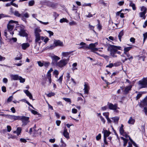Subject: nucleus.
<instances>
[{
  "mask_svg": "<svg viewBox=\"0 0 147 147\" xmlns=\"http://www.w3.org/2000/svg\"><path fill=\"white\" fill-rule=\"evenodd\" d=\"M41 32V30L39 28H37L34 30V34L35 36V42L36 43H39L40 45L42 42L41 40H44L45 43H47L49 40V38L47 37L44 38L45 37L43 36H40V33Z\"/></svg>",
  "mask_w": 147,
  "mask_h": 147,
  "instance_id": "f257e3e1",
  "label": "nucleus"
},
{
  "mask_svg": "<svg viewBox=\"0 0 147 147\" xmlns=\"http://www.w3.org/2000/svg\"><path fill=\"white\" fill-rule=\"evenodd\" d=\"M121 47L120 46H117L114 45H111L109 47L108 50L110 52V55L113 57H117V54H121V52L118 51V50H121Z\"/></svg>",
  "mask_w": 147,
  "mask_h": 147,
  "instance_id": "f03ea898",
  "label": "nucleus"
},
{
  "mask_svg": "<svg viewBox=\"0 0 147 147\" xmlns=\"http://www.w3.org/2000/svg\"><path fill=\"white\" fill-rule=\"evenodd\" d=\"M69 59V58L62 59L60 61L57 63L56 65L59 67L62 68L68 63Z\"/></svg>",
  "mask_w": 147,
  "mask_h": 147,
  "instance_id": "7ed1b4c3",
  "label": "nucleus"
},
{
  "mask_svg": "<svg viewBox=\"0 0 147 147\" xmlns=\"http://www.w3.org/2000/svg\"><path fill=\"white\" fill-rule=\"evenodd\" d=\"M138 85L140 88L146 87L147 86V77L139 81Z\"/></svg>",
  "mask_w": 147,
  "mask_h": 147,
  "instance_id": "20e7f679",
  "label": "nucleus"
},
{
  "mask_svg": "<svg viewBox=\"0 0 147 147\" xmlns=\"http://www.w3.org/2000/svg\"><path fill=\"white\" fill-rule=\"evenodd\" d=\"M25 27L24 26H20L18 28L19 30V35L21 36H27V34L24 29Z\"/></svg>",
  "mask_w": 147,
  "mask_h": 147,
  "instance_id": "39448f33",
  "label": "nucleus"
},
{
  "mask_svg": "<svg viewBox=\"0 0 147 147\" xmlns=\"http://www.w3.org/2000/svg\"><path fill=\"white\" fill-rule=\"evenodd\" d=\"M98 44V43L97 42L94 43H91L89 45V46H88L87 49L91 50L92 51L94 52L95 51L98 50V49L95 47Z\"/></svg>",
  "mask_w": 147,
  "mask_h": 147,
  "instance_id": "423d86ee",
  "label": "nucleus"
},
{
  "mask_svg": "<svg viewBox=\"0 0 147 147\" xmlns=\"http://www.w3.org/2000/svg\"><path fill=\"white\" fill-rule=\"evenodd\" d=\"M53 44L54 46H51L50 48L53 49L56 47H63V42L59 40H55L54 41Z\"/></svg>",
  "mask_w": 147,
  "mask_h": 147,
  "instance_id": "0eeeda50",
  "label": "nucleus"
},
{
  "mask_svg": "<svg viewBox=\"0 0 147 147\" xmlns=\"http://www.w3.org/2000/svg\"><path fill=\"white\" fill-rule=\"evenodd\" d=\"M29 117L24 116H20V119L19 120H21L25 125L29 122Z\"/></svg>",
  "mask_w": 147,
  "mask_h": 147,
  "instance_id": "6e6552de",
  "label": "nucleus"
},
{
  "mask_svg": "<svg viewBox=\"0 0 147 147\" xmlns=\"http://www.w3.org/2000/svg\"><path fill=\"white\" fill-rule=\"evenodd\" d=\"M11 120L15 121L17 120H19L20 119V116H16L14 115H7V117Z\"/></svg>",
  "mask_w": 147,
  "mask_h": 147,
  "instance_id": "1a4fd4ad",
  "label": "nucleus"
},
{
  "mask_svg": "<svg viewBox=\"0 0 147 147\" xmlns=\"http://www.w3.org/2000/svg\"><path fill=\"white\" fill-rule=\"evenodd\" d=\"M78 45L80 47L78 48L79 49H86L88 47V46L86 44L83 42H82L79 44H78Z\"/></svg>",
  "mask_w": 147,
  "mask_h": 147,
  "instance_id": "9d476101",
  "label": "nucleus"
},
{
  "mask_svg": "<svg viewBox=\"0 0 147 147\" xmlns=\"http://www.w3.org/2000/svg\"><path fill=\"white\" fill-rule=\"evenodd\" d=\"M108 107L109 109L113 110H116L117 109H119L117 106V104L113 105L111 103L108 104Z\"/></svg>",
  "mask_w": 147,
  "mask_h": 147,
  "instance_id": "9b49d317",
  "label": "nucleus"
},
{
  "mask_svg": "<svg viewBox=\"0 0 147 147\" xmlns=\"http://www.w3.org/2000/svg\"><path fill=\"white\" fill-rule=\"evenodd\" d=\"M72 52H62L61 53L62 57H68L67 58H69H69L70 56V55Z\"/></svg>",
  "mask_w": 147,
  "mask_h": 147,
  "instance_id": "f8f14e48",
  "label": "nucleus"
},
{
  "mask_svg": "<svg viewBox=\"0 0 147 147\" xmlns=\"http://www.w3.org/2000/svg\"><path fill=\"white\" fill-rule=\"evenodd\" d=\"M19 76L18 74H11L10 77L11 80H18Z\"/></svg>",
  "mask_w": 147,
  "mask_h": 147,
  "instance_id": "ddd939ff",
  "label": "nucleus"
},
{
  "mask_svg": "<svg viewBox=\"0 0 147 147\" xmlns=\"http://www.w3.org/2000/svg\"><path fill=\"white\" fill-rule=\"evenodd\" d=\"M48 6L50 7H52V8H56L57 7V3L50 2L48 3L47 5Z\"/></svg>",
  "mask_w": 147,
  "mask_h": 147,
  "instance_id": "4468645a",
  "label": "nucleus"
},
{
  "mask_svg": "<svg viewBox=\"0 0 147 147\" xmlns=\"http://www.w3.org/2000/svg\"><path fill=\"white\" fill-rule=\"evenodd\" d=\"M53 60V62H57V61L60 59L59 57L57 56L54 55L51 56Z\"/></svg>",
  "mask_w": 147,
  "mask_h": 147,
  "instance_id": "2eb2a0df",
  "label": "nucleus"
},
{
  "mask_svg": "<svg viewBox=\"0 0 147 147\" xmlns=\"http://www.w3.org/2000/svg\"><path fill=\"white\" fill-rule=\"evenodd\" d=\"M63 135L67 139H69V133L67 132V129L66 128H64L63 132Z\"/></svg>",
  "mask_w": 147,
  "mask_h": 147,
  "instance_id": "dca6fc26",
  "label": "nucleus"
},
{
  "mask_svg": "<svg viewBox=\"0 0 147 147\" xmlns=\"http://www.w3.org/2000/svg\"><path fill=\"white\" fill-rule=\"evenodd\" d=\"M102 133L104 134V137L106 138L108 137L111 134V132L106 130H103Z\"/></svg>",
  "mask_w": 147,
  "mask_h": 147,
  "instance_id": "f3484780",
  "label": "nucleus"
},
{
  "mask_svg": "<svg viewBox=\"0 0 147 147\" xmlns=\"http://www.w3.org/2000/svg\"><path fill=\"white\" fill-rule=\"evenodd\" d=\"M29 16L28 13L23 12L21 13V18H22V20H23L24 18H28L29 17Z\"/></svg>",
  "mask_w": 147,
  "mask_h": 147,
  "instance_id": "a211bd4d",
  "label": "nucleus"
},
{
  "mask_svg": "<svg viewBox=\"0 0 147 147\" xmlns=\"http://www.w3.org/2000/svg\"><path fill=\"white\" fill-rule=\"evenodd\" d=\"M89 86H88V85L85 83L84 84V93L86 94H88L89 89Z\"/></svg>",
  "mask_w": 147,
  "mask_h": 147,
  "instance_id": "6ab92c4d",
  "label": "nucleus"
},
{
  "mask_svg": "<svg viewBox=\"0 0 147 147\" xmlns=\"http://www.w3.org/2000/svg\"><path fill=\"white\" fill-rule=\"evenodd\" d=\"M135 122V119L132 117H130L129 118L127 123L128 124L133 125Z\"/></svg>",
  "mask_w": 147,
  "mask_h": 147,
  "instance_id": "aec40b11",
  "label": "nucleus"
},
{
  "mask_svg": "<svg viewBox=\"0 0 147 147\" xmlns=\"http://www.w3.org/2000/svg\"><path fill=\"white\" fill-rule=\"evenodd\" d=\"M123 124H121V126L119 127V131L121 135H124L125 134L124 130L123 128Z\"/></svg>",
  "mask_w": 147,
  "mask_h": 147,
  "instance_id": "412c9836",
  "label": "nucleus"
},
{
  "mask_svg": "<svg viewBox=\"0 0 147 147\" xmlns=\"http://www.w3.org/2000/svg\"><path fill=\"white\" fill-rule=\"evenodd\" d=\"M17 23V21L11 20L9 21L7 25H9L10 26H12L14 27L15 26V24H16Z\"/></svg>",
  "mask_w": 147,
  "mask_h": 147,
  "instance_id": "4be33fe9",
  "label": "nucleus"
},
{
  "mask_svg": "<svg viewBox=\"0 0 147 147\" xmlns=\"http://www.w3.org/2000/svg\"><path fill=\"white\" fill-rule=\"evenodd\" d=\"M14 27L12 26H10L9 25H7V29L10 32V33L11 34H12L13 35L14 34V33L13 32H12L14 28Z\"/></svg>",
  "mask_w": 147,
  "mask_h": 147,
  "instance_id": "5701e85b",
  "label": "nucleus"
},
{
  "mask_svg": "<svg viewBox=\"0 0 147 147\" xmlns=\"http://www.w3.org/2000/svg\"><path fill=\"white\" fill-rule=\"evenodd\" d=\"M24 91L26 93V95L29 97L30 99H32V95L31 93L28 90H24Z\"/></svg>",
  "mask_w": 147,
  "mask_h": 147,
  "instance_id": "b1692460",
  "label": "nucleus"
},
{
  "mask_svg": "<svg viewBox=\"0 0 147 147\" xmlns=\"http://www.w3.org/2000/svg\"><path fill=\"white\" fill-rule=\"evenodd\" d=\"M30 46L29 44L28 43H24L21 45L22 49L23 50L26 49Z\"/></svg>",
  "mask_w": 147,
  "mask_h": 147,
  "instance_id": "393cba45",
  "label": "nucleus"
},
{
  "mask_svg": "<svg viewBox=\"0 0 147 147\" xmlns=\"http://www.w3.org/2000/svg\"><path fill=\"white\" fill-rule=\"evenodd\" d=\"M22 130V128L20 127H18L17 128V130L14 131L13 133H16L17 135H19L20 134Z\"/></svg>",
  "mask_w": 147,
  "mask_h": 147,
  "instance_id": "a878e982",
  "label": "nucleus"
},
{
  "mask_svg": "<svg viewBox=\"0 0 147 147\" xmlns=\"http://www.w3.org/2000/svg\"><path fill=\"white\" fill-rule=\"evenodd\" d=\"M132 86H129L126 87L124 90V92L126 94L129 91L131 90Z\"/></svg>",
  "mask_w": 147,
  "mask_h": 147,
  "instance_id": "bb28decb",
  "label": "nucleus"
},
{
  "mask_svg": "<svg viewBox=\"0 0 147 147\" xmlns=\"http://www.w3.org/2000/svg\"><path fill=\"white\" fill-rule=\"evenodd\" d=\"M146 13H144L142 12H140L139 13V15L140 17L142 18V19L145 20L146 18L145 15Z\"/></svg>",
  "mask_w": 147,
  "mask_h": 147,
  "instance_id": "cd10ccee",
  "label": "nucleus"
},
{
  "mask_svg": "<svg viewBox=\"0 0 147 147\" xmlns=\"http://www.w3.org/2000/svg\"><path fill=\"white\" fill-rule=\"evenodd\" d=\"M121 138L123 141V146L124 147L127 144L128 140L122 137H121Z\"/></svg>",
  "mask_w": 147,
  "mask_h": 147,
  "instance_id": "c85d7f7f",
  "label": "nucleus"
},
{
  "mask_svg": "<svg viewBox=\"0 0 147 147\" xmlns=\"http://www.w3.org/2000/svg\"><path fill=\"white\" fill-rule=\"evenodd\" d=\"M131 48L132 47H125L124 49L123 53H127L130 50Z\"/></svg>",
  "mask_w": 147,
  "mask_h": 147,
  "instance_id": "c756f323",
  "label": "nucleus"
},
{
  "mask_svg": "<svg viewBox=\"0 0 147 147\" xmlns=\"http://www.w3.org/2000/svg\"><path fill=\"white\" fill-rule=\"evenodd\" d=\"M140 10L141 11V12L146 13L147 12V9L146 7L144 6H143L141 7Z\"/></svg>",
  "mask_w": 147,
  "mask_h": 147,
  "instance_id": "7c9ffc66",
  "label": "nucleus"
},
{
  "mask_svg": "<svg viewBox=\"0 0 147 147\" xmlns=\"http://www.w3.org/2000/svg\"><path fill=\"white\" fill-rule=\"evenodd\" d=\"M123 30H122L119 32V34L118 37L120 41H121V37L123 35Z\"/></svg>",
  "mask_w": 147,
  "mask_h": 147,
  "instance_id": "2f4dec72",
  "label": "nucleus"
},
{
  "mask_svg": "<svg viewBox=\"0 0 147 147\" xmlns=\"http://www.w3.org/2000/svg\"><path fill=\"white\" fill-rule=\"evenodd\" d=\"M77 64L76 63H74L72 65V70L74 71V70L77 69V68L76 67Z\"/></svg>",
  "mask_w": 147,
  "mask_h": 147,
  "instance_id": "473e14b6",
  "label": "nucleus"
},
{
  "mask_svg": "<svg viewBox=\"0 0 147 147\" xmlns=\"http://www.w3.org/2000/svg\"><path fill=\"white\" fill-rule=\"evenodd\" d=\"M13 14L14 15H15V16L18 17H21V14H20L19 12L18 11H15L13 13Z\"/></svg>",
  "mask_w": 147,
  "mask_h": 147,
  "instance_id": "72a5a7b5",
  "label": "nucleus"
},
{
  "mask_svg": "<svg viewBox=\"0 0 147 147\" xmlns=\"http://www.w3.org/2000/svg\"><path fill=\"white\" fill-rule=\"evenodd\" d=\"M113 120L114 122L115 123H117L119 119V118L118 117H115L111 118Z\"/></svg>",
  "mask_w": 147,
  "mask_h": 147,
  "instance_id": "f704fd0d",
  "label": "nucleus"
},
{
  "mask_svg": "<svg viewBox=\"0 0 147 147\" xmlns=\"http://www.w3.org/2000/svg\"><path fill=\"white\" fill-rule=\"evenodd\" d=\"M53 71V70L52 68L50 69L47 72V77L51 76V72Z\"/></svg>",
  "mask_w": 147,
  "mask_h": 147,
  "instance_id": "c9c22d12",
  "label": "nucleus"
},
{
  "mask_svg": "<svg viewBox=\"0 0 147 147\" xmlns=\"http://www.w3.org/2000/svg\"><path fill=\"white\" fill-rule=\"evenodd\" d=\"M129 6L132 7L133 10H135L136 9V7H135V4L132 3V2L131 1H130Z\"/></svg>",
  "mask_w": 147,
  "mask_h": 147,
  "instance_id": "e433bc0d",
  "label": "nucleus"
},
{
  "mask_svg": "<svg viewBox=\"0 0 147 147\" xmlns=\"http://www.w3.org/2000/svg\"><path fill=\"white\" fill-rule=\"evenodd\" d=\"M129 140L131 141V142L133 144L134 146L135 147H138L137 145L130 138L129 136Z\"/></svg>",
  "mask_w": 147,
  "mask_h": 147,
  "instance_id": "4c0bfd02",
  "label": "nucleus"
},
{
  "mask_svg": "<svg viewBox=\"0 0 147 147\" xmlns=\"http://www.w3.org/2000/svg\"><path fill=\"white\" fill-rule=\"evenodd\" d=\"M77 100L78 101H79L80 100L82 101L81 104H84L85 102V100H83V99L81 97H78L77 98Z\"/></svg>",
  "mask_w": 147,
  "mask_h": 147,
  "instance_id": "58836bf2",
  "label": "nucleus"
},
{
  "mask_svg": "<svg viewBox=\"0 0 147 147\" xmlns=\"http://www.w3.org/2000/svg\"><path fill=\"white\" fill-rule=\"evenodd\" d=\"M35 2L33 0L29 1L28 2V6H31L33 5L34 4Z\"/></svg>",
  "mask_w": 147,
  "mask_h": 147,
  "instance_id": "ea45409f",
  "label": "nucleus"
},
{
  "mask_svg": "<svg viewBox=\"0 0 147 147\" xmlns=\"http://www.w3.org/2000/svg\"><path fill=\"white\" fill-rule=\"evenodd\" d=\"M60 22L62 23L63 22H68V20L66 18H63L62 19H61L60 20Z\"/></svg>",
  "mask_w": 147,
  "mask_h": 147,
  "instance_id": "a19ab883",
  "label": "nucleus"
},
{
  "mask_svg": "<svg viewBox=\"0 0 147 147\" xmlns=\"http://www.w3.org/2000/svg\"><path fill=\"white\" fill-rule=\"evenodd\" d=\"M18 80H20V82L21 83H24L25 81V79L20 76L19 77Z\"/></svg>",
  "mask_w": 147,
  "mask_h": 147,
  "instance_id": "79ce46f5",
  "label": "nucleus"
},
{
  "mask_svg": "<svg viewBox=\"0 0 147 147\" xmlns=\"http://www.w3.org/2000/svg\"><path fill=\"white\" fill-rule=\"evenodd\" d=\"M121 63L120 62H117L113 64L114 66L115 67H118L120 66L121 65Z\"/></svg>",
  "mask_w": 147,
  "mask_h": 147,
  "instance_id": "37998d69",
  "label": "nucleus"
},
{
  "mask_svg": "<svg viewBox=\"0 0 147 147\" xmlns=\"http://www.w3.org/2000/svg\"><path fill=\"white\" fill-rule=\"evenodd\" d=\"M77 24V23L74 21H72L69 23L70 26L75 25Z\"/></svg>",
  "mask_w": 147,
  "mask_h": 147,
  "instance_id": "c03bdc74",
  "label": "nucleus"
},
{
  "mask_svg": "<svg viewBox=\"0 0 147 147\" xmlns=\"http://www.w3.org/2000/svg\"><path fill=\"white\" fill-rule=\"evenodd\" d=\"M91 4L90 3H84L82 5V6L83 7L85 6H89L90 7H91Z\"/></svg>",
  "mask_w": 147,
  "mask_h": 147,
  "instance_id": "a18cd8bd",
  "label": "nucleus"
},
{
  "mask_svg": "<svg viewBox=\"0 0 147 147\" xmlns=\"http://www.w3.org/2000/svg\"><path fill=\"white\" fill-rule=\"evenodd\" d=\"M63 76L62 75L60 76L59 79L57 80V81L59 82L61 84L62 83V80Z\"/></svg>",
  "mask_w": 147,
  "mask_h": 147,
  "instance_id": "49530a36",
  "label": "nucleus"
},
{
  "mask_svg": "<svg viewBox=\"0 0 147 147\" xmlns=\"http://www.w3.org/2000/svg\"><path fill=\"white\" fill-rule=\"evenodd\" d=\"M13 97L12 96H10L8 99L7 100V102H9L13 100Z\"/></svg>",
  "mask_w": 147,
  "mask_h": 147,
  "instance_id": "de8ad7c7",
  "label": "nucleus"
},
{
  "mask_svg": "<svg viewBox=\"0 0 147 147\" xmlns=\"http://www.w3.org/2000/svg\"><path fill=\"white\" fill-rule=\"evenodd\" d=\"M49 34V36L50 37H51V36H53V33L51 31H47V30H45Z\"/></svg>",
  "mask_w": 147,
  "mask_h": 147,
  "instance_id": "09e8293b",
  "label": "nucleus"
},
{
  "mask_svg": "<svg viewBox=\"0 0 147 147\" xmlns=\"http://www.w3.org/2000/svg\"><path fill=\"white\" fill-rule=\"evenodd\" d=\"M55 95V93L54 92H51L48 94L47 95L49 97H50L51 96H54Z\"/></svg>",
  "mask_w": 147,
  "mask_h": 147,
  "instance_id": "8fccbe9b",
  "label": "nucleus"
},
{
  "mask_svg": "<svg viewBox=\"0 0 147 147\" xmlns=\"http://www.w3.org/2000/svg\"><path fill=\"white\" fill-rule=\"evenodd\" d=\"M63 99L67 102H69L70 103L71 102L70 99L69 98H63Z\"/></svg>",
  "mask_w": 147,
  "mask_h": 147,
  "instance_id": "3c124183",
  "label": "nucleus"
},
{
  "mask_svg": "<svg viewBox=\"0 0 147 147\" xmlns=\"http://www.w3.org/2000/svg\"><path fill=\"white\" fill-rule=\"evenodd\" d=\"M31 112L32 113H33L34 115L38 114V112L34 110L31 109Z\"/></svg>",
  "mask_w": 147,
  "mask_h": 147,
  "instance_id": "603ef678",
  "label": "nucleus"
},
{
  "mask_svg": "<svg viewBox=\"0 0 147 147\" xmlns=\"http://www.w3.org/2000/svg\"><path fill=\"white\" fill-rule=\"evenodd\" d=\"M103 115L105 116L106 119L109 118V113H103Z\"/></svg>",
  "mask_w": 147,
  "mask_h": 147,
  "instance_id": "864d4df0",
  "label": "nucleus"
},
{
  "mask_svg": "<svg viewBox=\"0 0 147 147\" xmlns=\"http://www.w3.org/2000/svg\"><path fill=\"white\" fill-rule=\"evenodd\" d=\"M49 64V63L48 62H44L43 65H44L45 67H48Z\"/></svg>",
  "mask_w": 147,
  "mask_h": 147,
  "instance_id": "5fc2aeb1",
  "label": "nucleus"
},
{
  "mask_svg": "<svg viewBox=\"0 0 147 147\" xmlns=\"http://www.w3.org/2000/svg\"><path fill=\"white\" fill-rule=\"evenodd\" d=\"M133 58V57L132 56H131L128 58H125L124 60H122V61L123 62H125V61H127L128 59L130 60V59H132Z\"/></svg>",
  "mask_w": 147,
  "mask_h": 147,
  "instance_id": "6e6d98bb",
  "label": "nucleus"
},
{
  "mask_svg": "<svg viewBox=\"0 0 147 147\" xmlns=\"http://www.w3.org/2000/svg\"><path fill=\"white\" fill-rule=\"evenodd\" d=\"M144 36V42L145 40L147 38V32H146V33L144 34H143Z\"/></svg>",
  "mask_w": 147,
  "mask_h": 147,
  "instance_id": "4d7b16f0",
  "label": "nucleus"
},
{
  "mask_svg": "<svg viewBox=\"0 0 147 147\" xmlns=\"http://www.w3.org/2000/svg\"><path fill=\"white\" fill-rule=\"evenodd\" d=\"M93 16V15L91 14L90 13H88V15L86 16V17L88 18L92 17Z\"/></svg>",
  "mask_w": 147,
  "mask_h": 147,
  "instance_id": "13d9d810",
  "label": "nucleus"
},
{
  "mask_svg": "<svg viewBox=\"0 0 147 147\" xmlns=\"http://www.w3.org/2000/svg\"><path fill=\"white\" fill-rule=\"evenodd\" d=\"M37 20L40 23H41L42 24H44V25H47V24H49V22H42L41 21H40V20H39L37 19Z\"/></svg>",
  "mask_w": 147,
  "mask_h": 147,
  "instance_id": "bf43d9fd",
  "label": "nucleus"
},
{
  "mask_svg": "<svg viewBox=\"0 0 147 147\" xmlns=\"http://www.w3.org/2000/svg\"><path fill=\"white\" fill-rule=\"evenodd\" d=\"M142 93H139L138 94H137V95L136 97L137 99H138L140 97H141V96H142Z\"/></svg>",
  "mask_w": 147,
  "mask_h": 147,
  "instance_id": "052dcab7",
  "label": "nucleus"
},
{
  "mask_svg": "<svg viewBox=\"0 0 147 147\" xmlns=\"http://www.w3.org/2000/svg\"><path fill=\"white\" fill-rule=\"evenodd\" d=\"M1 90L2 91L4 92H6V88L5 86H3L1 88Z\"/></svg>",
  "mask_w": 147,
  "mask_h": 147,
  "instance_id": "680f3d73",
  "label": "nucleus"
},
{
  "mask_svg": "<svg viewBox=\"0 0 147 147\" xmlns=\"http://www.w3.org/2000/svg\"><path fill=\"white\" fill-rule=\"evenodd\" d=\"M38 65L40 67H42L43 66V63H42L40 61H38Z\"/></svg>",
  "mask_w": 147,
  "mask_h": 147,
  "instance_id": "e2e57ef3",
  "label": "nucleus"
},
{
  "mask_svg": "<svg viewBox=\"0 0 147 147\" xmlns=\"http://www.w3.org/2000/svg\"><path fill=\"white\" fill-rule=\"evenodd\" d=\"M101 137V135L100 134H98L96 137V140H99L100 139Z\"/></svg>",
  "mask_w": 147,
  "mask_h": 147,
  "instance_id": "0e129e2a",
  "label": "nucleus"
},
{
  "mask_svg": "<svg viewBox=\"0 0 147 147\" xmlns=\"http://www.w3.org/2000/svg\"><path fill=\"white\" fill-rule=\"evenodd\" d=\"M113 66H114L113 64L112 63H111L109 64V65H107L106 66V67H109V68H111Z\"/></svg>",
  "mask_w": 147,
  "mask_h": 147,
  "instance_id": "69168bd1",
  "label": "nucleus"
},
{
  "mask_svg": "<svg viewBox=\"0 0 147 147\" xmlns=\"http://www.w3.org/2000/svg\"><path fill=\"white\" fill-rule=\"evenodd\" d=\"M100 118L102 121L103 122L104 124H105V119L102 116H100Z\"/></svg>",
  "mask_w": 147,
  "mask_h": 147,
  "instance_id": "338daca9",
  "label": "nucleus"
},
{
  "mask_svg": "<svg viewBox=\"0 0 147 147\" xmlns=\"http://www.w3.org/2000/svg\"><path fill=\"white\" fill-rule=\"evenodd\" d=\"M77 112V110L75 109H73L72 110V112L73 113H76Z\"/></svg>",
  "mask_w": 147,
  "mask_h": 147,
  "instance_id": "774afa93",
  "label": "nucleus"
}]
</instances>
